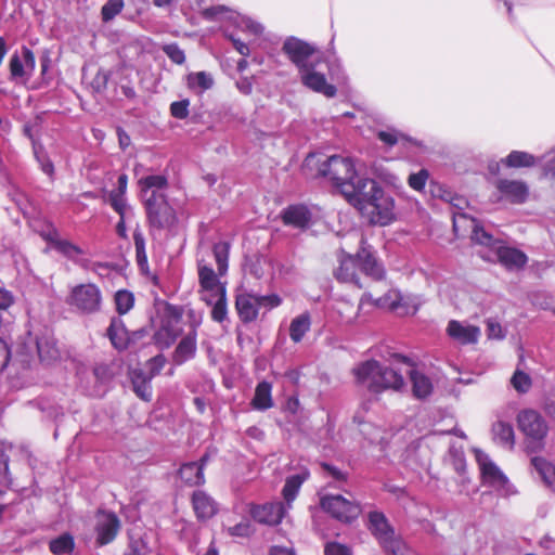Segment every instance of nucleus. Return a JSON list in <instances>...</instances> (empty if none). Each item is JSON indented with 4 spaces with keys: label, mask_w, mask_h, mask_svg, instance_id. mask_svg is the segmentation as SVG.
I'll list each match as a JSON object with an SVG mask.
<instances>
[{
    "label": "nucleus",
    "mask_w": 555,
    "mask_h": 555,
    "mask_svg": "<svg viewBox=\"0 0 555 555\" xmlns=\"http://www.w3.org/2000/svg\"><path fill=\"white\" fill-rule=\"evenodd\" d=\"M138 183L154 238L162 232H171L178 219L175 207L165 195L167 178L163 175H150L142 177Z\"/></svg>",
    "instance_id": "1"
},
{
    "label": "nucleus",
    "mask_w": 555,
    "mask_h": 555,
    "mask_svg": "<svg viewBox=\"0 0 555 555\" xmlns=\"http://www.w3.org/2000/svg\"><path fill=\"white\" fill-rule=\"evenodd\" d=\"M357 192L347 201L372 224L388 225L395 218V199L373 179L360 182Z\"/></svg>",
    "instance_id": "2"
},
{
    "label": "nucleus",
    "mask_w": 555,
    "mask_h": 555,
    "mask_svg": "<svg viewBox=\"0 0 555 555\" xmlns=\"http://www.w3.org/2000/svg\"><path fill=\"white\" fill-rule=\"evenodd\" d=\"M339 266L334 271L335 278L343 283H353L362 288L357 269L376 281L386 276L383 264L377 260L370 248L361 246L356 254H348L344 249L338 251Z\"/></svg>",
    "instance_id": "3"
},
{
    "label": "nucleus",
    "mask_w": 555,
    "mask_h": 555,
    "mask_svg": "<svg viewBox=\"0 0 555 555\" xmlns=\"http://www.w3.org/2000/svg\"><path fill=\"white\" fill-rule=\"evenodd\" d=\"M437 196L452 208L453 231L457 240L469 238L470 243H485L491 235L469 217L464 210L469 206L468 201L446 186H439Z\"/></svg>",
    "instance_id": "4"
},
{
    "label": "nucleus",
    "mask_w": 555,
    "mask_h": 555,
    "mask_svg": "<svg viewBox=\"0 0 555 555\" xmlns=\"http://www.w3.org/2000/svg\"><path fill=\"white\" fill-rule=\"evenodd\" d=\"M320 172L328 177L334 186L348 201L365 178L359 176L356 163L351 157L333 155L320 168Z\"/></svg>",
    "instance_id": "5"
},
{
    "label": "nucleus",
    "mask_w": 555,
    "mask_h": 555,
    "mask_svg": "<svg viewBox=\"0 0 555 555\" xmlns=\"http://www.w3.org/2000/svg\"><path fill=\"white\" fill-rule=\"evenodd\" d=\"M519 430L525 435L527 450L531 453L544 448L548 426L543 416L531 409L522 410L517 415Z\"/></svg>",
    "instance_id": "6"
},
{
    "label": "nucleus",
    "mask_w": 555,
    "mask_h": 555,
    "mask_svg": "<svg viewBox=\"0 0 555 555\" xmlns=\"http://www.w3.org/2000/svg\"><path fill=\"white\" fill-rule=\"evenodd\" d=\"M367 528L379 542L383 550L390 555H404L405 544L395 532L385 514L372 511L367 515Z\"/></svg>",
    "instance_id": "7"
},
{
    "label": "nucleus",
    "mask_w": 555,
    "mask_h": 555,
    "mask_svg": "<svg viewBox=\"0 0 555 555\" xmlns=\"http://www.w3.org/2000/svg\"><path fill=\"white\" fill-rule=\"evenodd\" d=\"M282 51L296 66L298 73L312 65H321L324 61L323 53L314 44L296 37L286 38Z\"/></svg>",
    "instance_id": "8"
},
{
    "label": "nucleus",
    "mask_w": 555,
    "mask_h": 555,
    "mask_svg": "<svg viewBox=\"0 0 555 555\" xmlns=\"http://www.w3.org/2000/svg\"><path fill=\"white\" fill-rule=\"evenodd\" d=\"M321 507L334 518L351 522L361 513L359 504L345 499L343 495H325L321 499Z\"/></svg>",
    "instance_id": "9"
},
{
    "label": "nucleus",
    "mask_w": 555,
    "mask_h": 555,
    "mask_svg": "<svg viewBox=\"0 0 555 555\" xmlns=\"http://www.w3.org/2000/svg\"><path fill=\"white\" fill-rule=\"evenodd\" d=\"M36 67L34 52L23 47L21 53H13L10 57V80L15 83H26L31 78Z\"/></svg>",
    "instance_id": "10"
},
{
    "label": "nucleus",
    "mask_w": 555,
    "mask_h": 555,
    "mask_svg": "<svg viewBox=\"0 0 555 555\" xmlns=\"http://www.w3.org/2000/svg\"><path fill=\"white\" fill-rule=\"evenodd\" d=\"M101 292L94 284H81L73 288L69 304L83 313H93L100 309Z\"/></svg>",
    "instance_id": "11"
},
{
    "label": "nucleus",
    "mask_w": 555,
    "mask_h": 555,
    "mask_svg": "<svg viewBox=\"0 0 555 555\" xmlns=\"http://www.w3.org/2000/svg\"><path fill=\"white\" fill-rule=\"evenodd\" d=\"M480 256L487 261H498L508 270L522 268L527 262L525 253L508 245L489 248L487 253H481Z\"/></svg>",
    "instance_id": "12"
},
{
    "label": "nucleus",
    "mask_w": 555,
    "mask_h": 555,
    "mask_svg": "<svg viewBox=\"0 0 555 555\" xmlns=\"http://www.w3.org/2000/svg\"><path fill=\"white\" fill-rule=\"evenodd\" d=\"M377 370L378 361L372 359L357 364L351 372L358 386L365 388L371 393L379 395V384L375 380L378 374Z\"/></svg>",
    "instance_id": "13"
},
{
    "label": "nucleus",
    "mask_w": 555,
    "mask_h": 555,
    "mask_svg": "<svg viewBox=\"0 0 555 555\" xmlns=\"http://www.w3.org/2000/svg\"><path fill=\"white\" fill-rule=\"evenodd\" d=\"M320 65H312L299 73L301 82L314 92L322 93L326 98H334L337 89L327 82L324 74L318 69Z\"/></svg>",
    "instance_id": "14"
},
{
    "label": "nucleus",
    "mask_w": 555,
    "mask_h": 555,
    "mask_svg": "<svg viewBox=\"0 0 555 555\" xmlns=\"http://www.w3.org/2000/svg\"><path fill=\"white\" fill-rule=\"evenodd\" d=\"M495 186L501 197L512 204H522L529 196V188L521 180L500 179Z\"/></svg>",
    "instance_id": "15"
},
{
    "label": "nucleus",
    "mask_w": 555,
    "mask_h": 555,
    "mask_svg": "<svg viewBox=\"0 0 555 555\" xmlns=\"http://www.w3.org/2000/svg\"><path fill=\"white\" fill-rule=\"evenodd\" d=\"M281 218L285 225L305 230L311 224L312 214L306 205L294 204L281 211Z\"/></svg>",
    "instance_id": "16"
},
{
    "label": "nucleus",
    "mask_w": 555,
    "mask_h": 555,
    "mask_svg": "<svg viewBox=\"0 0 555 555\" xmlns=\"http://www.w3.org/2000/svg\"><path fill=\"white\" fill-rule=\"evenodd\" d=\"M108 201L114 210L119 215V221L116 225L120 238L127 240L126 227L132 223L133 211L128 205L126 196L116 193H109Z\"/></svg>",
    "instance_id": "17"
},
{
    "label": "nucleus",
    "mask_w": 555,
    "mask_h": 555,
    "mask_svg": "<svg viewBox=\"0 0 555 555\" xmlns=\"http://www.w3.org/2000/svg\"><path fill=\"white\" fill-rule=\"evenodd\" d=\"M284 514L285 506L282 502L267 503L251 509V516L256 521L270 526L280 524Z\"/></svg>",
    "instance_id": "18"
},
{
    "label": "nucleus",
    "mask_w": 555,
    "mask_h": 555,
    "mask_svg": "<svg viewBox=\"0 0 555 555\" xmlns=\"http://www.w3.org/2000/svg\"><path fill=\"white\" fill-rule=\"evenodd\" d=\"M477 461L485 483L494 488H503L505 486L507 478L486 454L479 452L477 454Z\"/></svg>",
    "instance_id": "19"
},
{
    "label": "nucleus",
    "mask_w": 555,
    "mask_h": 555,
    "mask_svg": "<svg viewBox=\"0 0 555 555\" xmlns=\"http://www.w3.org/2000/svg\"><path fill=\"white\" fill-rule=\"evenodd\" d=\"M235 309L243 323H250L258 317L259 302L256 295L241 293L235 298Z\"/></svg>",
    "instance_id": "20"
},
{
    "label": "nucleus",
    "mask_w": 555,
    "mask_h": 555,
    "mask_svg": "<svg viewBox=\"0 0 555 555\" xmlns=\"http://www.w3.org/2000/svg\"><path fill=\"white\" fill-rule=\"evenodd\" d=\"M209 461V454L205 453L199 461L189 462L180 467V478L190 486H198L205 482L204 467Z\"/></svg>",
    "instance_id": "21"
},
{
    "label": "nucleus",
    "mask_w": 555,
    "mask_h": 555,
    "mask_svg": "<svg viewBox=\"0 0 555 555\" xmlns=\"http://www.w3.org/2000/svg\"><path fill=\"white\" fill-rule=\"evenodd\" d=\"M120 524L117 516L113 513H104L99 517L98 524H96V532L98 538L96 541L101 544H107L112 542L118 530H119Z\"/></svg>",
    "instance_id": "22"
},
{
    "label": "nucleus",
    "mask_w": 555,
    "mask_h": 555,
    "mask_svg": "<svg viewBox=\"0 0 555 555\" xmlns=\"http://www.w3.org/2000/svg\"><path fill=\"white\" fill-rule=\"evenodd\" d=\"M447 332L450 337L464 345L477 343L480 335L479 327L475 325H464L455 320L449 322Z\"/></svg>",
    "instance_id": "23"
},
{
    "label": "nucleus",
    "mask_w": 555,
    "mask_h": 555,
    "mask_svg": "<svg viewBox=\"0 0 555 555\" xmlns=\"http://www.w3.org/2000/svg\"><path fill=\"white\" fill-rule=\"evenodd\" d=\"M107 337L112 345L118 350H125L131 344L130 332L127 331L124 322L118 318L112 319L107 328Z\"/></svg>",
    "instance_id": "24"
},
{
    "label": "nucleus",
    "mask_w": 555,
    "mask_h": 555,
    "mask_svg": "<svg viewBox=\"0 0 555 555\" xmlns=\"http://www.w3.org/2000/svg\"><path fill=\"white\" fill-rule=\"evenodd\" d=\"M130 379L132 385V390L134 393L142 399L143 401L152 400V386L151 380L153 379L151 376L146 375L142 369H134L130 371Z\"/></svg>",
    "instance_id": "25"
},
{
    "label": "nucleus",
    "mask_w": 555,
    "mask_h": 555,
    "mask_svg": "<svg viewBox=\"0 0 555 555\" xmlns=\"http://www.w3.org/2000/svg\"><path fill=\"white\" fill-rule=\"evenodd\" d=\"M378 374L375 377L377 384H379L380 393L388 389L399 390L403 384V377L400 373L391 367L384 366L378 362Z\"/></svg>",
    "instance_id": "26"
},
{
    "label": "nucleus",
    "mask_w": 555,
    "mask_h": 555,
    "mask_svg": "<svg viewBox=\"0 0 555 555\" xmlns=\"http://www.w3.org/2000/svg\"><path fill=\"white\" fill-rule=\"evenodd\" d=\"M193 508L197 518L208 519L211 518L217 512V504L204 491H195L192 496Z\"/></svg>",
    "instance_id": "27"
},
{
    "label": "nucleus",
    "mask_w": 555,
    "mask_h": 555,
    "mask_svg": "<svg viewBox=\"0 0 555 555\" xmlns=\"http://www.w3.org/2000/svg\"><path fill=\"white\" fill-rule=\"evenodd\" d=\"M34 345L36 346L38 358L42 363L50 364L60 358V351L52 337H37Z\"/></svg>",
    "instance_id": "28"
},
{
    "label": "nucleus",
    "mask_w": 555,
    "mask_h": 555,
    "mask_svg": "<svg viewBox=\"0 0 555 555\" xmlns=\"http://www.w3.org/2000/svg\"><path fill=\"white\" fill-rule=\"evenodd\" d=\"M157 307L158 310L163 309L164 312V319L159 328H166L169 333H175L176 336H179L181 328L178 326V323L182 317L180 309L165 301L159 302Z\"/></svg>",
    "instance_id": "29"
},
{
    "label": "nucleus",
    "mask_w": 555,
    "mask_h": 555,
    "mask_svg": "<svg viewBox=\"0 0 555 555\" xmlns=\"http://www.w3.org/2000/svg\"><path fill=\"white\" fill-rule=\"evenodd\" d=\"M195 350L196 336L195 333H192L183 337L178 344L173 353V361L177 364H182L183 362L191 359L195 354Z\"/></svg>",
    "instance_id": "30"
},
{
    "label": "nucleus",
    "mask_w": 555,
    "mask_h": 555,
    "mask_svg": "<svg viewBox=\"0 0 555 555\" xmlns=\"http://www.w3.org/2000/svg\"><path fill=\"white\" fill-rule=\"evenodd\" d=\"M215 81L211 74L207 72L190 73L186 76V86L196 93H203L212 88Z\"/></svg>",
    "instance_id": "31"
},
{
    "label": "nucleus",
    "mask_w": 555,
    "mask_h": 555,
    "mask_svg": "<svg viewBox=\"0 0 555 555\" xmlns=\"http://www.w3.org/2000/svg\"><path fill=\"white\" fill-rule=\"evenodd\" d=\"M492 434L495 441L502 446L513 449L515 444V435L513 426L509 423L498 421L492 425Z\"/></svg>",
    "instance_id": "32"
},
{
    "label": "nucleus",
    "mask_w": 555,
    "mask_h": 555,
    "mask_svg": "<svg viewBox=\"0 0 555 555\" xmlns=\"http://www.w3.org/2000/svg\"><path fill=\"white\" fill-rule=\"evenodd\" d=\"M267 257L258 251L248 250L244 257V269L256 278H261L264 273Z\"/></svg>",
    "instance_id": "33"
},
{
    "label": "nucleus",
    "mask_w": 555,
    "mask_h": 555,
    "mask_svg": "<svg viewBox=\"0 0 555 555\" xmlns=\"http://www.w3.org/2000/svg\"><path fill=\"white\" fill-rule=\"evenodd\" d=\"M271 388V384L266 380L257 385L255 396L251 400V405L254 409L263 411L270 409L273 405Z\"/></svg>",
    "instance_id": "34"
},
{
    "label": "nucleus",
    "mask_w": 555,
    "mask_h": 555,
    "mask_svg": "<svg viewBox=\"0 0 555 555\" xmlns=\"http://www.w3.org/2000/svg\"><path fill=\"white\" fill-rule=\"evenodd\" d=\"M29 225L47 243H64L57 238L56 229L51 222L41 218H35L30 220Z\"/></svg>",
    "instance_id": "35"
},
{
    "label": "nucleus",
    "mask_w": 555,
    "mask_h": 555,
    "mask_svg": "<svg viewBox=\"0 0 555 555\" xmlns=\"http://www.w3.org/2000/svg\"><path fill=\"white\" fill-rule=\"evenodd\" d=\"M531 464L545 486L553 487L555 485V465L541 456L532 457Z\"/></svg>",
    "instance_id": "36"
},
{
    "label": "nucleus",
    "mask_w": 555,
    "mask_h": 555,
    "mask_svg": "<svg viewBox=\"0 0 555 555\" xmlns=\"http://www.w3.org/2000/svg\"><path fill=\"white\" fill-rule=\"evenodd\" d=\"M502 163L508 168L533 167L537 165V158L527 152L513 151L502 159Z\"/></svg>",
    "instance_id": "37"
},
{
    "label": "nucleus",
    "mask_w": 555,
    "mask_h": 555,
    "mask_svg": "<svg viewBox=\"0 0 555 555\" xmlns=\"http://www.w3.org/2000/svg\"><path fill=\"white\" fill-rule=\"evenodd\" d=\"M410 377L413 384V393L415 397L423 399L428 397L433 391L430 379L417 371H411Z\"/></svg>",
    "instance_id": "38"
},
{
    "label": "nucleus",
    "mask_w": 555,
    "mask_h": 555,
    "mask_svg": "<svg viewBox=\"0 0 555 555\" xmlns=\"http://www.w3.org/2000/svg\"><path fill=\"white\" fill-rule=\"evenodd\" d=\"M75 546L74 537L68 533H62L55 539H52L49 543L50 551L54 555H64L73 552Z\"/></svg>",
    "instance_id": "39"
},
{
    "label": "nucleus",
    "mask_w": 555,
    "mask_h": 555,
    "mask_svg": "<svg viewBox=\"0 0 555 555\" xmlns=\"http://www.w3.org/2000/svg\"><path fill=\"white\" fill-rule=\"evenodd\" d=\"M310 328V317L300 314L295 318L289 326V336L293 341L299 343Z\"/></svg>",
    "instance_id": "40"
},
{
    "label": "nucleus",
    "mask_w": 555,
    "mask_h": 555,
    "mask_svg": "<svg viewBox=\"0 0 555 555\" xmlns=\"http://www.w3.org/2000/svg\"><path fill=\"white\" fill-rule=\"evenodd\" d=\"M305 479L306 476L300 474L293 475L286 479L283 488V496L288 504L296 498L298 490Z\"/></svg>",
    "instance_id": "41"
},
{
    "label": "nucleus",
    "mask_w": 555,
    "mask_h": 555,
    "mask_svg": "<svg viewBox=\"0 0 555 555\" xmlns=\"http://www.w3.org/2000/svg\"><path fill=\"white\" fill-rule=\"evenodd\" d=\"M198 278L201 286L206 291H214L217 288L218 280L215 271L205 264L198 267Z\"/></svg>",
    "instance_id": "42"
},
{
    "label": "nucleus",
    "mask_w": 555,
    "mask_h": 555,
    "mask_svg": "<svg viewBox=\"0 0 555 555\" xmlns=\"http://www.w3.org/2000/svg\"><path fill=\"white\" fill-rule=\"evenodd\" d=\"M134 304V296L127 289H120L115 294L116 310L119 314L127 313Z\"/></svg>",
    "instance_id": "43"
},
{
    "label": "nucleus",
    "mask_w": 555,
    "mask_h": 555,
    "mask_svg": "<svg viewBox=\"0 0 555 555\" xmlns=\"http://www.w3.org/2000/svg\"><path fill=\"white\" fill-rule=\"evenodd\" d=\"M124 7V0H107L101 9L102 21L111 22L122 11Z\"/></svg>",
    "instance_id": "44"
},
{
    "label": "nucleus",
    "mask_w": 555,
    "mask_h": 555,
    "mask_svg": "<svg viewBox=\"0 0 555 555\" xmlns=\"http://www.w3.org/2000/svg\"><path fill=\"white\" fill-rule=\"evenodd\" d=\"M211 253L215 257L219 274L223 275L228 270L229 245H212Z\"/></svg>",
    "instance_id": "45"
},
{
    "label": "nucleus",
    "mask_w": 555,
    "mask_h": 555,
    "mask_svg": "<svg viewBox=\"0 0 555 555\" xmlns=\"http://www.w3.org/2000/svg\"><path fill=\"white\" fill-rule=\"evenodd\" d=\"M218 299L211 310V318L216 322H222L227 318L225 289L218 288Z\"/></svg>",
    "instance_id": "46"
},
{
    "label": "nucleus",
    "mask_w": 555,
    "mask_h": 555,
    "mask_svg": "<svg viewBox=\"0 0 555 555\" xmlns=\"http://www.w3.org/2000/svg\"><path fill=\"white\" fill-rule=\"evenodd\" d=\"M429 179V172L427 169H421L417 172H413L408 178L409 186L417 192L424 191L426 183Z\"/></svg>",
    "instance_id": "47"
},
{
    "label": "nucleus",
    "mask_w": 555,
    "mask_h": 555,
    "mask_svg": "<svg viewBox=\"0 0 555 555\" xmlns=\"http://www.w3.org/2000/svg\"><path fill=\"white\" fill-rule=\"evenodd\" d=\"M511 383L515 390L518 391L519 393H526L531 387L530 376L527 373L519 370H517L514 373Z\"/></svg>",
    "instance_id": "48"
},
{
    "label": "nucleus",
    "mask_w": 555,
    "mask_h": 555,
    "mask_svg": "<svg viewBox=\"0 0 555 555\" xmlns=\"http://www.w3.org/2000/svg\"><path fill=\"white\" fill-rule=\"evenodd\" d=\"M153 338L160 349H167L176 341L178 336L175 333H169L166 328H159L155 332Z\"/></svg>",
    "instance_id": "49"
},
{
    "label": "nucleus",
    "mask_w": 555,
    "mask_h": 555,
    "mask_svg": "<svg viewBox=\"0 0 555 555\" xmlns=\"http://www.w3.org/2000/svg\"><path fill=\"white\" fill-rule=\"evenodd\" d=\"M377 138L389 147L396 145L401 140L405 139V137L402 133L398 132L395 129L379 130L377 132Z\"/></svg>",
    "instance_id": "50"
},
{
    "label": "nucleus",
    "mask_w": 555,
    "mask_h": 555,
    "mask_svg": "<svg viewBox=\"0 0 555 555\" xmlns=\"http://www.w3.org/2000/svg\"><path fill=\"white\" fill-rule=\"evenodd\" d=\"M236 24L242 31L255 36L261 34L263 30V27L259 23L246 16H241Z\"/></svg>",
    "instance_id": "51"
},
{
    "label": "nucleus",
    "mask_w": 555,
    "mask_h": 555,
    "mask_svg": "<svg viewBox=\"0 0 555 555\" xmlns=\"http://www.w3.org/2000/svg\"><path fill=\"white\" fill-rule=\"evenodd\" d=\"M164 53L171 60V62L181 65L185 62V54L177 43H169L163 47Z\"/></svg>",
    "instance_id": "52"
},
{
    "label": "nucleus",
    "mask_w": 555,
    "mask_h": 555,
    "mask_svg": "<svg viewBox=\"0 0 555 555\" xmlns=\"http://www.w3.org/2000/svg\"><path fill=\"white\" fill-rule=\"evenodd\" d=\"M9 455L5 453L2 447H0V483L10 486L12 478L9 473Z\"/></svg>",
    "instance_id": "53"
},
{
    "label": "nucleus",
    "mask_w": 555,
    "mask_h": 555,
    "mask_svg": "<svg viewBox=\"0 0 555 555\" xmlns=\"http://www.w3.org/2000/svg\"><path fill=\"white\" fill-rule=\"evenodd\" d=\"M541 167L546 176L555 178V149L546 152L542 156Z\"/></svg>",
    "instance_id": "54"
},
{
    "label": "nucleus",
    "mask_w": 555,
    "mask_h": 555,
    "mask_svg": "<svg viewBox=\"0 0 555 555\" xmlns=\"http://www.w3.org/2000/svg\"><path fill=\"white\" fill-rule=\"evenodd\" d=\"M165 363H166V358L163 354H157V356L151 358L146 362V367L149 370L146 375H149L153 378L154 376L159 374V372L164 367Z\"/></svg>",
    "instance_id": "55"
},
{
    "label": "nucleus",
    "mask_w": 555,
    "mask_h": 555,
    "mask_svg": "<svg viewBox=\"0 0 555 555\" xmlns=\"http://www.w3.org/2000/svg\"><path fill=\"white\" fill-rule=\"evenodd\" d=\"M189 100H182L171 103L170 113L173 117L184 119L189 115Z\"/></svg>",
    "instance_id": "56"
},
{
    "label": "nucleus",
    "mask_w": 555,
    "mask_h": 555,
    "mask_svg": "<svg viewBox=\"0 0 555 555\" xmlns=\"http://www.w3.org/2000/svg\"><path fill=\"white\" fill-rule=\"evenodd\" d=\"M325 555H352L350 547L338 542H327L324 547Z\"/></svg>",
    "instance_id": "57"
},
{
    "label": "nucleus",
    "mask_w": 555,
    "mask_h": 555,
    "mask_svg": "<svg viewBox=\"0 0 555 555\" xmlns=\"http://www.w3.org/2000/svg\"><path fill=\"white\" fill-rule=\"evenodd\" d=\"M487 335L489 338L503 339L505 337V332L499 322L489 319L487 321Z\"/></svg>",
    "instance_id": "58"
},
{
    "label": "nucleus",
    "mask_w": 555,
    "mask_h": 555,
    "mask_svg": "<svg viewBox=\"0 0 555 555\" xmlns=\"http://www.w3.org/2000/svg\"><path fill=\"white\" fill-rule=\"evenodd\" d=\"M35 156L40 164V167L44 173L52 176L54 172V166L49 157L35 147Z\"/></svg>",
    "instance_id": "59"
},
{
    "label": "nucleus",
    "mask_w": 555,
    "mask_h": 555,
    "mask_svg": "<svg viewBox=\"0 0 555 555\" xmlns=\"http://www.w3.org/2000/svg\"><path fill=\"white\" fill-rule=\"evenodd\" d=\"M235 87L242 94L249 95L251 94L254 88L253 78L242 76L235 81Z\"/></svg>",
    "instance_id": "60"
},
{
    "label": "nucleus",
    "mask_w": 555,
    "mask_h": 555,
    "mask_svg": "<svg viewBox=\"0 0 555 555\" xmlns=\"http://www.w3.org/2000/svg\"><path fill=\"white\" fill-rule=\"evenodd\" d=\"M251 531V526L248 521H243L229 528V533L234 537H248Z\"/></svg>",
    "instance_id": "61"
},
{
    "label": "nucleus",
    "mask_w": 555,
    "mask_h": 555,
    "mask_svg": "<svg viewBox=\"0 0 555 555\" xmlns=\"http://www.w3.org/2000/svg\"><path fill=\"white\" fill-rule=\"evenodd\" d=\"M57 253L66 257H74L75 255L82 254L78 245H50Z\"/></svg>",
    "instance_id": "62"
},
{
    "label": "nucleus",
    "mask_w": 555,
    "mask_h": 555,
    "mask_svg": "<svg viewBox=\"0 0 555 555\" xmlns=\"http://www.w3.org/2000/svg\"><path fill=\"white\" fill-rule=\"evenodd\" d=\"M321 467L333 479H335L337 481H345L346 480V477H347L346 473L341 472L337 467H335V466H333L331 464H327V463H322Z\"/></svg>",
    "instance_id": "63"
},
{
    "label": "nucleus",
    "mask_w": 555,
    "mask_h": 555,
    "mask_svg": "<svg viewBox=\"0 0 555 555\" xmlns=\"http://www.w3.org/2000/svg\"><path fill=\"white\" fill-rule=\"evenodd\" d=\"M150 551L146 544L140 540L131 544L130 550L125 555H149Z\"/></svg>",
    "instance_id": "64"
}]
</instances>
